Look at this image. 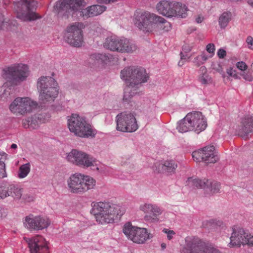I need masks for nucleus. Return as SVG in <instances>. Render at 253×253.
<instances>
[{
  "label": "nucleus",
  "instance_id": "obj_1",
  "mask_svg": "<svg viewBox=\"0 0 253 253\" xmlns=\"http://www.w3.org/2000/svg\"><path fill=\"white\" fill-rule=\"evenodd\" d=\"M120 76L126 84L124 89L123 102L128 104L132 97L137 94L141 84L148 81L149 76L143 68L130 66L122 70Z\"/></svg>",
  "mask_w": 253,
  "mask_h": 253
},
{
  "label": "nucleus",
  "instance_id": "obj_2",
  "mask_svg": "<svg viewBox=\"0 0 253 253\" xmlns=\"http://www.w3.org/2000/svg\"><path fill=\"white\" fill-rule=\"evenodd\" d=\"M91 213L93 214L98 223L104 224L112 222L115 215L122 216L124 210L119 205L109 202H92Z\"/></svg>",
  "mask_w": 253,
  "mask_h": 253
},
{
  "label": "nucleus",
  "instance_id": "obj_3",
  "mask_svg": "<svg viewBox=\"0 0 253 253\" xmlns=\"http://www.w3.org/2000/svg\"><path fill=\"white\" fill-rule=\"evenodd\" d=\"M207 126L205 117L200 112L189 113L177 123L176 129L180 132L194 131L197 133L204 130Z\"/></svg>",
  "mask_w": 253,
  "mask_h": 253
},
{
  "label": "nucleus",
  "instance_id": "obj_4",
  "mask_svg": "<svg viewBox=\"0 0 253 253\" xmlns=\"http://www.w3.org/2000/svg\"><path fill=\"white\" fill-rule=\"evenodd\" d=\"M37 88L40 92L39 100L42 103L52 102L58 95L57 83L54 79L49 76L39 78Z\"/></svg>",
  "mask_w": 253,
  "mask_h": 253
},
{
  "label": "nucleus",
  "instance_id": "obj_5",
  "mask_svg": "<svg viewBox=\"0 0 253 253\" xmlns=\"http://www.w3.org/2000/svg\"><path fill=\"white\" fill-rule=\"evenodd\" d=\"M67 183L70 192L77 194H83L93 189L96 185V181L92 177L81 173L72 175Z\"/></svg>",
  "mask_w": 253,
  "mask_h": 253
},
{
  "label": "nucleus",
  "instance_id": "obj_6",
  "mask_svg": "<svg viewBox=\"0 0 253 253\" xmlns=\"http://www.w3.org/2000/svg\"><path fill=\"white\" fill-rule=\"evenodd\" d=\"M68 126L71 132L80 137H94L95 134L94 130L85 118L77 114H73L69 117Z\"/></svg>",
  "mask_w": 253,
  "mask_h": 253
},
{
  "label": "nucleus",
  "instance_id": "obj_7",
  "mask_svg": "<svg viewBox=\"0 0 253 253\" xmlns=\"http://www.w3.org/2000/svg\"><path fill=\"white\" fill-rule=\"evenodd\" d=\"M2 76L7 82L18 84L25 81L29 75L28 66L23 64H14L2 70Z\"/></svg>",
  "mask_w": 253,
  "mask_h": 253
},
{
  "label": "nucleus",
  "instance_id": "obj_8",
  "mask_svg": "<svg viewBox=\"0 0 253 253\" xmlns=\"http://www.w3.org/2000/svg\"><path fill=\"white\" fill-rule=\"evenodd\" d=\"M37 7V2L34 0H21L14 3V9L17 17L22 21H31L40 18L37 13L33 12Z\"/></svg>",
  "mask_w": 253,
  "mask_h": 253
},
{
  "label": "nucleus",
  "instance_id": "obj_9",
  "mask_svg": "<svg viewBox=\"0 0 253 253\" xmlns=\"http://www.w3.org/2000/svg\"><path fill=\"white\" fill-rule=\"evenodd\" d=\"M86 5L84 0H59L54 6L55 12L60 16H68L70 12L82 10Z\"/></svg>",
  "mask_w": 253,
  "mask_h": 253
},
{
  "label": "nucleus",
  "instance_id": "obj_10",
  "mask_svg": "<svg viewBox=\"0 0 253 253\" xmlns=\"http://www.w3.org/2000/svg\"><path fill=\"white\" fill-rule=\"evenodd\" d=\"M157 15L148 11H136L134 14V24L139 30L150 32L155 26Z\"/></svg>",
  "mask_w": 253,
  "mask_h": 253
},
{
  "label": "nucleus",
  "instance_id": "obj_11",
  "mask_svg": "<svg viewBox=\"0 0 253 253\" xmlns=\"http://www.w3.org/2000/svg\"><path fill=\"white\" fill-rule=\"evenodd\" d=\"M38 104L29 97H17L9 105L11 113L16 116H24L37 108Z\"/></svg>",
  "mask_w": 253,
  "mask_h": 253
},
{
  "label": "nucleus",
  "instance_id": "obj_12",
  "mask_svg": "<svg viewBox=\"0 0 253 253\" xmlns=\"http://www.w3.org/2000/svg\"><path fill=\"white\" fill-rule=\"evenodd\" d=\"M66 158L69 162L80 167L84 168L96 167V169L97 170H99V168L97 166L96 160L84 152L73 149L68 154Z\"/></svg>",
  "mask_w": 253,
  "mask_h": 253
},
{
  "label": "nucleus",
  "instance_id": "obj_13",
  "mask_svg": "<svg viewBox=\"0 0 253 253\" xmlns=\"http://www.w3.org/2000/svg\"><path fill=\"white\" fill-rule=\"evenodd\" d=\"M123 230L128 239L137 244H143L153 237L146 228L132 226L130 223H126Z\"/></svg>",
  "mask_w": 253,
  "mask_h": 253
},
{
  "label": "nucleus",
  "instance_id": "obj_14",
  "mask_svg": "<svg viewBox=\"0 0 253 253\" xmlns=\"http://www.w3.org/2000/svg\"><path fill=\"white\" fill-rule=\"evenodd\" d=\"M116 128L123 132H134L138 128L134 115L131 113L123 112L116 117Z\"/></svg>",
  "mask_w": 253,
  "mask_h": 253
},
{
  "label": "nucleus",
  "instance_id": "obj_15",
  "mask_svg": "<svg viewBox=\"0 0 253 253\" xmlns=\"http://www.w3.org/2000/svg\"><path fill=\"white\" fill-rule=\"evenodd\" d=\"M192 157L196 162L202 161L207 164L215 163L219 160L212 145L207 146L202 149L193 152Z\"/></svg>",
  "mask_w": 253,
  "mask_h": 253
},
{
  "label": "nucleus",
  "instance_id": "obj_16",
  "mask_svg": "<svg viewBox=\"0 0 253 253\" xmlns=\"http://www.w3.org/2000/svg\"><path fill=\"white\" fill-rule=\"evenodd\" d=\"M186 185L192 188H203L213 193H217L220 190V184L216 181L197 178L189 177L186 181Z\"/></svg>",
  "mask_w": 253,
  "mask_h": 253
},
{
  "label": "nucleus",
  "instance_id": "obj_17",
  "mask_svg": "<svg viewBox=\"0 0 253 253\" xmlns=\"http://www.w3.org/2000/svg\"><path fill=\"white\" fill-rule=\"evenodd\" d=\"M139 210L146 213L144 218L148 223H157L159 221V216L162 214V210L157 205L144 203L140 205Z\"/></svg>",
  "mask_w": 253,
  "mask_h": 253
},
{
  "label": "nucleus",
  "instance_id": "obj_18",
  "mask_svg": "<svg viewBox=\"0 0 253 253\" xmlns=\"http://www.w3.org/2000/svg\"><path fill=\"white\" fill-rule=\"evenodd\" d=\"M49 219L45 216L30 214L25 217L24 224L29 230H39L46 228L50 224Z\"/></svg>",
  "mask_w": 253,
  "mask_h": 253
},
{
  "label": "nucleus",
  "instance_id": "obj_19",
  "mask_svg": "<svg viewBox=\"0 0 253 253\" xmlns=\"http://www.w3.org/2000/svg\"><path fill=\"white\" fill-rule=\"evenodd\" d=\"M27 243L30 253H48V248L45 239L41 236L31 238H24Z\"/></svg>",
  "mask_w": 253,
  "mask_h": 253
},
{
  "label": "nucleus",
  "instance_id": "obj_20",
  "mask_svg": "<svg viewBox=\"0 0 253 253\" xmlns=\"http://www.w3.org/2000/svg\"><path fill=\"white\" fill-rule=\"evenodd\" d=\"M185 241V244L181 250V253H203L205 245L197 238L187 237Z\"/></svg>",
  "mask_w": 253,
  "mask_h": 253
},
{
  "label": "nucleus",
  "instance_id": "obj_21",
  "mask_svg": "<svg viewBox=\"0 0 253 253\" xmlns=\"http://www.w3.org/2000/svg\"><path fill=\"white\" fill-rule=\"evenodd\" d=\"M179 5L176 1L162 0L157 3L156 9L160 14L167 17H171L176 14L174 8H178Z\"/></svg>",
  "mask_w": 253,
  "mask_h": 253
},
{
  "label": "nucleus",
  "instance_id": "obj_22",
  "mask_svg": "<svg viewBox=\"0 0 253 253\" xmlns=\"http://www.w3.org/2000/svg\"><path fill=\"white\" fill-rule=\"evenodd\" d=\"M238 135L244 138H247L250 134H253V118L251 116H246L242 120L241 125L237 129Z\"/></svg>",
  "mask_w": 253,
  "mask_h": 253
},
{
  "label": "nucleus",
  "instance_id": "obj_23",
  "mask_svg": "<svg viewBox=\"0 0 253 253\" xmlns=\"http://www.w3.org/2000/svg\"><path fill=\"white\" fill-rule=\"evenodd\" d=\"M247 232L241 228H233V232L230 238V242L228 246L230 248L234 247H239L241 244L243 245L245 235Z\"/></svg>",
  "mask_w": 253,
  "mask_h": 253
},
{
  "label": "nucleus",
  "instance_id": "obj_24",
  "mask_svg": "<svg viewBox=\"0 0 253 253\" xmlns=\"http://www.w3.org/2000/svg\"><path fill=\"white\" fill-rule=\"evenodd\" d=\"M64 40L71 45L80 47L84 41L82 33H64Z\"/></svg>",
  "mask_w": 253,
  "mask_h": 253
},
{
  "label": "nucleus",
  "instance_id": "obj_25",
  "mask_svg": "<svg viewBox=\"0 0 253 253\" xmlns=\"http://www.w3.org/2000/svg\"><path fill=\"white\" fill-rule=\"evenodd\" d=\"M45 120L42 114L35 115L22 121L23 126L30 129L37 128L41 123H44Z\"/></svg>",
  "mask_w": 253,
  "mask_h": 253
},
{
  "label": "nucleus",
  "instance_id": "obj_26",
  "mask_svg": "<svg viewBox=\"0 0 253 253\" xmlns=\"http://www.w3.org/2000/svg\"><path fill=\"white\" fill-rule=\"evenodd\" d=\"M106 7L100 5H93L84 8L82 10V15L84 16L93 17L101 14L105 11Z\"/></svg>",
  "mask_w": 253,
  "mask_h": 253
},
{
  "label": "nucleus",
  "instance_id": "obj_27",
  "mask_svg": "<svg viewBox=\"0 0 253 253\" xmlns=\"http://www.w3.org/2000/svg\"><path fill=\"white\" fill-rule=\"evenodd\" d=\"M137 49V46L134 42L126 38H121L119 52L132 53Z\"/></svg>",
  "mask_w": 253,
  "mask_h": 253
},
{
  "label": "nucleus",
  "instance_id": "obj_28",
  "mask_svg": "<svg viewBox=\"0 0 253 253\" xmlns=\"http://www.w3.org/2000/svg\"><path fill=\"white\" fill-rule=\"evenodd\" d=\"M121 42V38L111 36L106 38L104 46L111 51L119 52Z\"/></svg>",
  "mask_w": 253,
  "mask_h": 253
},
{
  "label": "nucleus",
  "instance_id": "obj_29",
  "mask_svg": "<svg viewBox=\"0 0 253 253\" xmlns=\"http://www.w3.org/2000/svg\"><path fill=\"white\" fill-rule=\"evenodd\" d=\"M88 61L93 65L99 66L108 62L109 57L105 53H95L90 55Z\"/></svg>",
  "mask_w": 253,
  "mask_h": 253
},
{
  "label": "nucleus",
  "instance_id": "obj_30",
  "mask_svg": "<svg viewBox=\"0 0 253 253\" xmlns=\"http://www.w3.org/2000/svg\"><path fill=\"white\" fill-rule=\"evenodd\" d=\"M198 81L202 84H208L211 83L212 79L208 74L205 66H202L198 71Z\"/></svg>",
  "mask_w": 253,
  "mask_h": 253
},
{
  "label": "nucleus",
  "instance_id": "obj_31",
  "mask_svg": "<svg viewBox=\"0 0 253 253\" xmlns=\"http://www.w3.org/2000/svg\"><path fill=\"white\" fill-rule=\"evenodd\" d=\"M232 17V13L227 11L223 12L218 18V24L221 29H224L231 20Z\"/></svg>",
  "mask_w": 253,
  "mask_h": 253
},
{
  "label": "nucleus",
  "instance_id": "obj_32",
  "mask_svg": "<svg viewBox=\"0 0 253 253\" xmlns=\"http://www.w3.org/2000/svg\"><path fill=\"white\" fill-rule=\"evenodd\" d=\"M155 25H156L160 29L165 32H169L171 30V24L167 21L164 18L159 15H157V18L155 22Z\"/></svg>",
  "mask_w": 253,
  "mask_h": 253
},
{
  "label": "nucleus",
  "instance_id": "obj_33",
  "mask_svg": "<svg viewBox=\"0 0 253 253\" xmlns=\"http://www.w3.org/2000/svg\"><path fill=\"white\" fill-rule=\"evenodd\" d=\"M22 196V189L15 185L10 183L9 185L8 196H11L15 200H19Z\"/></svg>",
  "mask_w": 253,
  "mask_h": 253
},
{
  "label": "nucleus",
  "instance_id": "obj_34",
  "mask_svg": "<svg viewBox=\"0 0 253 253\" xmlns=\"http://www.w3.org/2000/svg\"><path fill=\"white\" fill-rule=\"evenodd\" d=\"M177 167V164L173 160L166 161L162 166L163 171L168 173L174 172Z\"/></svg>",
  "mask_w": 253,
  "mask_h": 253
},
{
  "label": "nucleus",
  "instance_id": "obj_35",
  "mask_svg": "<svg viewBox=\"0 0 253 253\" xmlns=\"http://www.w3.org/2000/svg\"><path fill=\"white\" fill-rule=\"evenodd\" d=\"M177 3L179 5L178 8H174L175 10L176 14H174L173 17H177L178 18H184L187 16V11L188 10V7L185 5L180 2H177Z\"/></svg>",
  "mask_w": 253,
  "mask_h": 253
},
{
  "label": "nucleus",
  "instance_id": "obj_36",
  "mask_svg": "<svg viewBox=\"0 0 253 253\" xmlns=\"http://www.w3.org/2000/svg\"><path fill=\"white\" fill-rule=\"evenodd\" d=\"M85 25L83 22H74L69 25L66 28V32H82Z\"/></svg>",
  "mask_w": 253,
  "mask_h": 253
},
{
  "label": "nucleus",
  "instance_id": "obj_37",
  "mask_svg": "<svg viewBox=\"0 0 253 253\" xmlns=\"http://www.w3.org/2000/svg\"><path fill=\"white\" fill-rule=\"evenodd\" d=\"M10 183L3 182L0 183V198L4 199L8 197Z\"/></svg>",
  "mask_w": 253,
  "mask_h": 253
},
{
  "label": "nucleus",
  "instance_id": "obj_38",
  "mask_svg": "<svg viewBox=\"0 0 253 253\" xmlns=\"http://www.w3.org/2000/svg\"><path fill=\"white\" fill-rule=\"evenodd\" d=\"M30 171V165L27 163L20 166L19 169L18 177L20 178L25 177Z\"/></svg>",
  "mask_w": 253,
  "mask_h": 253
},
{
  "label": "nucleus",
  "instance_id": "obj_39",
  "mask_svg": "<svg viewBox=\"0 0 253 253\" xmlns=\"http://www.w3.org/2000/svg\"><path fill=\"white\" fill-rule=\"evenodd\" d=\"M244 237L245 239H244L243 245H248L250 246L253 247V236H251L247 232Z\"/></svg>",
  "mask_w": 253,
  "mask_h": 253
},
{
  "label": "nucleus",
  "instance_id": "obj_40",
  "mask_svg": "<svg viewBox=\"0 0 253 253\" xmlns=\"http://www.w3.org/2000/svg\"><path fill=\"white\" fill-rule=\"evenodd\" d=\"M202 253H221L217 249L211 246H204V252Z\"/></svg>",
  "mask_w": 253,
  "mask_h": 253
},
{
  "label": "nucleus",
  "instance_id": "obj_41",
  "mask_svg": "<svg viewBox=\"0 0 253 253\" xmlns=\"http://www.w3.org/2000/svg\"><path fill=\"white\" fill-rule=\"evenodd\" d=\"M241 75L245 80L247 81L251 82L253 80V77L252 75V73L250 71L243 72V73L241 74Z\"/></svg>",
  "mask_w": 253,
  "mask_h": 253
},
{
  "label": "nucleus",
  "instance_id": "obj_42",
  "mask_svg": "<svg viewBox=\"0 0 253 253\" xmlns=\"http://www.w3.org/2000/svg\"><path fill=\"white\" fill-rule=\"evenodd\" d=\"M6 154L4 152H0V167L5 166L4 162L6 159Z\"/></svg>",
  "mask_w": 253,
  "mask_h": 253
},
{
  "label": "nucleus",
  "instance_id": "obj_43",
  "mask_svg": "<svg viewBox=\"0 0 253 253\" xmlns=\"http://www.w3.org/2000/svg\"><path fill=\"white\" fill-rule=\"evenodd\" d=\"M163 231L167 234V238L170 240L173 238V236L175 235V232L173 230H169L168 229L164 228Z\"/></svg>",
  "mask_w": 253,
  "mask_h": 253
},
{
  "label": "nucleus",
  "instance_id": "obj_44",
  "mask_svg": "<svg viewBox=\"0 0 253 253\" xmlns=\"http://www.w3.org/2000/svg\"><path fill=\"white\" fill-rule=\"evenodd\" d=\"M237 67L240 70L244 72L247 69V65L243 61L238 62L236 64Z\"/></svg>",
  "mask_w": 253,
  "mask_h": 253
},
{
  "label": "nucleus",
  "instance_id": "obj_45",
  "mask_svg": "<svg viewBox=\"0 0 253 253\" xmlns=\"http://www.w3.org/2000/svg\"><path fill=\"white\" fill-rule=\"evenodd\" d=\"M206 50L209 53L213 54L215 51V46L214 44L212 43L208 44L207 45Z\"/></svg>",
  "mask_w": 253,
  "mask_h": 253
},
{
  "label": "nucleus",
  "instance_id": "obj_46",
  "mask_svg": "<svg viewBox=\"0 0 253 253\" xmlns=\"http://www.w3.org/2000/svg\"><path fill=\"white\" fill-rule=\"evenodd\" d=\"M213 69L221 74H223L224 73L223 68L219 64L213 65Z\"/></svg>",
  "mask_w": 253,
  "mask_h": 253
},
{
  "label": "nucleus",
  "instance_id": "obj_47",
  "mask_svg": "<svg viewBox=\"0 0 253 253\" xmlns=\"http://www.w3.org/2000/svg\"><path fill=\"white\" fill-rule=\"evenodd\" d=\"M22 199L24 200L26 202H30L31 201H33L34 200V197L29 194H22Z\"/></svg>",
  "mask_w": 253,
  "mask_h": 253
},
{
  "label": "nucleus",
  "instance_id": "obj_48",
  "mask_svg": "<svg viewBox=\"0 0 253 253\" xmlns=\"http://www.w3.org/2000/svg\"><path fill=\"white\" fill-rule=\"evenodd\" d=\"M7 176L5 170V166L0 167V178H3Z\"/></svg>",
  "mask_w": 253,
  "mask_h": 253
},
{
  "label": "nucleus",
  "instance_id": "obj_49",
  "mask_svg": "<svg viewBox=\"0 0 253 253\" xmlns=\"http://www.w3.org/2000/svg\"><path fill=\"white\" fill-rule=\"evenodd\" d=\"M192 49V46L188 44H184L182 46V50L181 52H183L184 53H189Z\"/></svg>",
  "mask_w": 253,
  "mask_h": 253
},
{
  "label": "nucleus",
  "instance_id": "obj_50",
  "mask_svg": "<svg viewBox=\"0 0 253 253\" xmlns=\"http://www.w3.org/2000/svg\"><path fill=\"white\" fill-rule=\"evenodd\" d=\"M226 55V52L223 49H219L217 51V55L219 58H223Z\"/></svg>",
  "mask_w": 253,
  "mask_h": 253
},
{
  "label": "nucleus",
  "instance_id": "obj_51",
  "mask_svg": "<svg viewBox=\"0 0 253 253\" xmlns=\"http://www.w3.org/2000/svg\"><path fill=\"white\" fill-rule=\"evenodd\" d=\"M199 58L200 56L199 55L197 56L196 58H195L193 60L194 63H195V65L197 66H199L200 65L204 63L203 61H202V60H201V59Z\"/></svg>",
  "mask_w": 253,
  "mask_h": 253
},
{
  "label": "nucleus",
  "instance_id": "obj_52",
  "mask_svg": "<svg viewBox=\"0 0 253 253\" xmlns=\"http://www.w3.org/2000/svg\"><path fill=\"white\" fill-rule=\"evenodd\" d=\"M227 73L230 77H233L235 78H237V76L236 74L235 71L233 70L232 68H230L227 70Z\"/></svg>",
  "mask_w": 253,
  "mask_h": 253
},
{
  "label": "nucleus",
  "instance_id": "obj_53",
  "mask_svg": "<svg viewBox=\"0 0 253 253\" xmlns=\"http://www.w3.org/2000/svg\"><path fill=\"white\" fill-rule=\"evenodd\" d=\"M246 42L248 44L249 47L253 49V38L252 37H248Z\"/></svg>",
  "mask_w": 253,
  "mask_h": 253
},
{
  "label": "nucleus",
  "instance_id": "obj_54",
  "mask_svg": "<svg viewBox=\"0 0 253 253\" xmlns=\"http://www.w3.org/2000/svg\"><path fill=\"white\" fill-rule=\"evenodd\" d=\"M180 55L181 59L185 61V62L187 61L191 57L190 56H188L187 53H184L183 52H180Z\"/></svg>",
  "mask_w": 253,
  "mask_h": 253
},
{
  "label": "nucleus",
  "instance_id": "obj_55",
  "mask_svg": "<svg viewBox=\"0 0 253 253\" xmlns=\"http://www.w3.org/2000/svg\"><path fill=\"white\" fill-rule=\"evenodd\" d=\"M3 17L2 14L0 12V30H3L4 29L2 28V26L7 25L6 23H4Z\"/></svg>",
  "mask_w": 253,
  "mask_h": 253
},
{
  "label": "nucleus",
  "instance_id": "obj_56",
  "mask_svg": "<svg viewBox=\"0 0 253 253\" xmlns=\"http://www.w3.org/2000/svg\"><path fill=\"white\" fill-rule=\"evenodd\" d=\"M7 210L0 207V218L5 217L7 215Z\"/></svg>",
  "mask_w": 253,
  "mask_h": 253
},
{
  "label": "nucleus",
  "instance_id": "obj_57",
  "mask_svg": "<svg viewBox=\"0 0 253 253\" xmlns=\"http://www.w3.org/2000/svg\"><path fill=\"white\" fill-rule=\"evenodd\" d=\"M100 3L109 4L116 2L118 0H98Z\"/></svg>",
  "mask_w": 253,
  "mask_h": 253
},
{
  "label": "nucleus",
  "instance_id": "obj_58",
  "mask_svg": "<svg viewBox=\"0 0 253 253\" xmlns=\"http://www.w3.org/2000/svg\"><path fill=\"white\" fill-rule=\"evenodd\" d=\"M199 56H200V58H201V60H202V61H203L204 62L206 61L207 60L208 58V56L204 53H203L202 54H201Z\"/></svg>",
  "mask_w": 253,
  "mask_h": 253
},
{
  "label": "nucleus",
  "instance_id": "obj_59",
  "mask_svg": "<svg viewBox=\"0 0 253 253\" xmlns=\"http://www.w3.org/2000/svg\"><path fill=\"white\" fill-rule=\"evenodd\" d=\"M204 20V17L202 16H199L196 18V21L198 23H201Z\"/></svg>",
  "mask_w": 253,
  "mask_h": 253
},
{
  "label": "nucleus",
  "instance_id": "obj_60",
  "mask_svg": "<svg viewBox=\"0 0 253 253\" xmlns=\"http://www.w3.org/2000/svg\"><path fill=\"white\" fill-rule=\"evenodd\" d=\"M185 62V61L180 59V61L178 63V65L180 67H181L182 66H183L184 65Z\"/></svg>",
  "mask_w": 253,
  "mask_h": 253
},
{
  "label": "nucleus",
  "instance_id": "obj_61",
  "mask_svg": "<svg viewBox=\"0 0 253 253\" xmlns=\"http://www.w3.org/2000/svg\"><path fill=\"white\" fill-rule=\"evenodd\" d=\"M4 89L2 88V87H0V99L1 97V95L3 92Z\"/></svg>",
  "mask_w": 253,
  "mask_h": 253
},
{
  "label": "nucleus",
  "instance_id": "obj_62",
  "mask_svg": "<svg viewBox=\"0 0 253 253\" xmlns=\"http://www.w3.org/2000/svg\"><path fill=\"white\" fill-rule=\"evenodd\" d=\"M248 3L252 7H253V0H248Z\"/></svg>",
  "mask_w": 253,
  "mask_h": 253
},
{
  "label": "nucleus",
  "instance_id": "obj_63",
  "mask_svg": "<svg viewBox=\"0 0 253 253\" xmlns=\"http://www.w3.org/2000/svg\"><path fill=\"white\" fill-rule=\"evenodd\" d=\"M166 247H167L166 244L163 243L161 244V248H162L163 250H164L165 249H166Z\"/></svg>",
  "mask_w": 253,
  "mask_h": 253
},
{
  "label": "nucleus",
  "instance_id": "obj_64",
  "mask_svg": "<svg viewBox=\"0 0 253 253\" xmlns=\"http://www.w3.org/2000/svg\"><path fill=\"white\" fill-rule=\"evenodd\" d=\"M17 145L16 144H12L11 145V148L12 149H15L17 148Z\"/></svg>",
  "mask_w": 253,
  "mask_h": 253
}]
</instances>
